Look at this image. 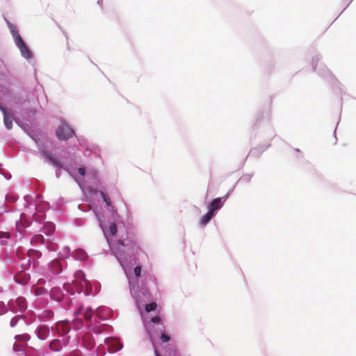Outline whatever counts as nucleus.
<instances>
[{
    "mask_svg": "<svg viewBox=\"0 0 356 356\" xmlns=\"http://www.w3.org/2000/svg\"><path fill=\"white\" fill-rule=\"evenodd\" d=\"M99 193L100 194L101 197L103 199V200L106 201V197L105 193L104 192H102V191H99Z\"/></svg>",
    "mask_w": 356,
    "mask_h": 356,
    "instance_id": "e433bc0d",
    "label": "nucleus"
},
{
    "mask_svg": "<svg viewBox=\"0 0 356 356\" xmlns=\"http://www.w3.org/2000/svg\"><path fill=\"white\" fill-rule=\"evenodd\" d=\"M50 296L52 300L60 302L63 299L64 293L59 287H54L51 290Z\"/></svg>",
    "mask_w": 356,
    "mask_h": 356,
    "instance_id": "9d476101",
    "label": "nucleus"
},
{
    "mask_svg": "<svg viewBox=\"0 0 356 356\" xmlns=\"http://www.w3.org/2000/svg\"><path fill=\"white\" fill-rule=\"evenodd\" d=\"M26 227V225H23L22 220H21L19 222L16 223V229L19 232H23L25 230Z\"/></svg>",
    "mask_w": 356,
    "mask_h": 356,
    "instance_id": "b1692460",
    "label": "nucleus"
},
{
    "mask_svg": "<svg viewBox=\"0 0 356 356\" xmlns=\"http://www.w3.org/2000/svg\"><path fill=\"white\" fill-rule=\"evenodd\" d=\"M83 314L84 318L86 321H89L91 319L93 315V309L91 307H88L84 309L83 306H80L79 308L75 312V314Z\"/></svg>",
    "mask_w": 356,
    "mask_h": 356,
    "instance_id": "6e6552de",
    "label": "nucleus"
},
{
    "mask_svg": "<svg viewBox=\"0 0 356 356\" xmlns=\"http://www.w3.org/2000/svg\"><path fill=\"white\" fill-rule=\"evenodd\" d=\"M49 334V329L46 325H41L38 329V337L41 340L46 339Z\"/></svg>",
    "mask_w": 356,
    "mask_h": 356,
    "instance_id": "ddd939ff",
    "label": "nucleus"
},
{
    "mask_svg": "<svg viewBox=\"0 0 356 356\" xmlns=\"http://www.w3.org/2000/svg\"><path fill=\"white\" fill-rule=\"evenodd\" d=\"M10 234L8 232H0V239L1 238H8Z\"/></svg>",
    "mask_w": 356,
    "mask_h": 356,
    "instance_id": "c756f323",
    "label": "nucleus"
},
{
    "mask_svg": "<svg viewBox=\"0 0 356 356\" xmlns=\"http://www.w3.org/2000/svg\"><path fill=\"white\" fill-rule=\"evenodd\" d=\"M27 255L29 257L28 262L27 264H22V266L24 267V268H29L30 267L31 261L32 260L33 268H35L37 264L35 260L42 257L41 252H40L39 250L30 249L27 252Z\"/></svg>",
    "mask_w": 356,
    "mask_h": 356,
    "instance_id": "20e7f679",
    "label": "nucleus"
},
{
    "mask_svg": "<svg viewBox=\"0 0 356 356\" xmlns=\"http://www.w3.org/2000/svg\"><path fill=\"white\" fill-rule=\"evenodd\" d=\"M49 270L55 275L62 272V266L58 260L54 259L49 264Z\"/></svg>",
    "mask_w": 356,
    "mask_h": 356,
    "instance_id": "9b49d317",
    "label": "nucleus"
},
{
    "mask_svg": "<svg viewBox=\"0 0 356 356\" xmlns=\"http://www.w3.org/2000/svg\"><path fill=\"white\" fill-rule=\"evenodd\" d=\"M79 209H81V210H83L84 211H87V209L84 207V205L83 204H79L78 206Z\"/></svg>",
    "mask_w": 356,
    "mask_h": 356,
    "instance_id": "ea45409f",
    "label": "nucleus"
},
{
    "mask_svg": "<svg viewBox=\"0 0 356 356\" xmlns=\"http://www.w3.org/2000/svg\"><path fill=\"white\" fill-rule=\"evenodd\" d=\"M19 316H15L14 318H13L10 321V326L11 327H14L16 325V324L17 323L18 321L19 320Z\"/></svg>",
    "mask_w": 356,
    "mask_h": 356,
    "instance_id": "bb28decb",
    "label": "nucleus"
},
{
    "mask_svg": "<svg viewBox=\"0 0 356 356\" xmlns=\"http://www.w3.org/2000/svg\"><path fill=\"white\" fill-rule=\"evenodd\" d=\"M134 274L136 277H139L141 274V267L139 266H137L134 268Z\"/></svg>",
    "mask_w": 356,
    "mask_h": 356,
    "instance_id": "c85d7f7f",
    "label": "nucleus"
},
{
    "mask_svg": "<svg viewBox=\"0 0 356 356\" xmlns=\"http://www.w3.org/2000/svg\"><path fill=\"white\" fill-rule=\"evenodd\" d=\"M170 339V337L168 335H167V334H165L164 333H163L161 335V340L163 343H166V342L169 341Z\"/></svg>",
    "mask_w": 356,
    "mask_h": 356,
    "instance_id": "cd10ccee",
    "label": "nucleus"
},
{
    "mask_svg": "<svg viewBox=\"0 0 356 356\" xmlns=\"http://www.w3.org/2000/svg\"><path fill=\"white\" fill-rule=\"evenodd\" d=\"M156 356H160V355L157 353V352H156Z\"/></svg>",
    "mask_w": 356,
    "mask_h": 356,
    "instance_id": "de8ad7c7",
    "label": "nucleus"
},
{
    "mask_svg": "<svg viewBox=\"0 0 356 356\" xmlns=\"http://www.w3.org/2000/svg\"><path fill=\"white\" fill-rule=\"evenodd\" d=\"M73 288L78 293H83L85 296H88L92 291V284L87 280L82 272H77L76 279L72 282Z\"/></svg>",
    "mask_w": 356,
    "mask_h": 356,
    "instance_id": "f257e3e1",
    "label": "nucleus"
},
{
    "mask_svg": "<svg viewBox=\"0 0 356 356\" xmlns=\"http://www.w3.org/2000/svg\"><path fill=\"white\" fill-rule=\"evenodd\" d=\"M55 230V225L51 222H47L43 226V232L47 235L51 234Z\"/></svg>",
    "mask_w": 356,
    "mask_h": 356,
    "instance_id": "2eb2a0df",
    "label": "nucleus"
},
{
    "mask_svg": "<svg viewBox=\"0 0 356 356\" xmlns=\"http://www.w3.org/2000/svg\"><path fill=\"white\" fill-rule=\"evenodd\" d=\"M15 338L17 340L27 341L29 339L30 337L26 334H22V335H17L15 337Z\"/></svg>",
    "mask_w": 356,
    "mask_h": 356,
    "instance_id": "a878e982",
    "label": "nucleus"
},
{
    "mask_svg": "<svg viewBox=\"0 0 356 356\" xmlns=\"http://www.w3.org/2000/svg\"><path fill=\"white\" fill-rule=\"evenodd\" d=\"M1 245H5L6 243H3V242H1Z\"/></svg>",
    "mask_w": 356,
    "mask_h": 356,
    "instance_id": "49530a36",
    "label": "nucleus"
},
{
    "mask_svg": "<svg viewBox=\"0 0 356 356\" xmlns=\"http://www.w3.org/2000/svg\"><path fill=\"white\" fill-rule=\"evenodd\" d=\"M74 134V130L65 123H62L56 130L57 137L63 140L71 138Z\"/></svg>",
    "mask_w": 356,
    "mask_h": 356,
    "instance_id": "f03ea898",
    "label": "nucleus"
},
{
    "mask_svg": "<svg viewBox=\"0 0 356 356\" xmlns=\"http://www.w3.org/2000/svg\"><path fill=\"white\" fill-rule=\"evenodd\" d=\"M19 49H20V51H21V54L22 55L26 58H29L32 56L31 55V52L30 51V49L27 47V46L26 45V44H23L22 45H21Z\"/></svg>",
    "mask_w": 356,
    "mask_h": 356,
    "instance_id": "f3484780",
    "label": "nucleus"
},
{
    "mask_svg": "<svg viewBox=\"0 0 356 356\" xmlns=\"http://www.w3.org/2000/svg\"><path fill=\"white\" fill-rule=\"evenodd\" d=\"M86 207H89L88 209H90V208H91V206H88V204H86ZM86 209L88 210V209Z\"/></svg>",
    "mask_w": 356,
    "mask_h": 356,
    "instance_id": "a18cd8bd",
    "label": "nucleus"
},
{
    "mask_svg": "<svg viewBox=\"0 0 356 356\" xmlns=\"http://www.w3.org/2000/svg\"><path fill=\"white\" fill-rule=\"evenodd\" d=\"M17 309L19 312L24 311L26 309V301L24 298L19 297L15 300Z\"/></svg>",
    "mask_w": 356,
    "mask_h": 356,
    "instance_id": "4468645a",
    "label": "nucleus"
},
{
    "mask_svg": "<svg viewBox=\"0 0 356 356\" xmlns=\"http://www.w3.org/2000/svg\"><path fill=\"white\" fill-rule=\"evenodd\" d=\"M62 347L63 343L58 339L53 340L49 344V348L53 351H59L61 350Z\"/></svg>",
    "mask_w": 356,
    "mask_h": 356,
    "instance_id": "dca6fc26",
    "label": "nucleus"
},
{
    "mask_svg": "<svg viewBox=\"0 0 356 356\" xmlns=\"http://www.w3.org/2000/svg\"><path fill=\"white\" fill-rule=\"evenodd\" d=\"M152 322L154 323H159L160 321H161V318L159 316H154L153 318H152Z\"/></svg>",
    "mask_w": 356,
    "mask_h": 356,
    "instance_id": "2f4dec72",
    "label": "nucleus"
},
{
    "mask_svg": "<svg viewBox=\"0 0 356 356\" xmlns=\"http://www.w3.org/2000/svg\"><path fill=\"white\" fill-rule=\"evenodd\" d=\"M83 344L88 350H91L95 347V342L92 334L87 333L83 335Z\"/></svg>",
    "mask_w": 356,
    "mask_h": 356,
    "instance_id": "1a4fd4ad",
    "label": "nucleus"
},
{
    "mask_svg": "<svg viewBox=\"0 0 356 356\" xmlns=\"http://www.w3.org/2000/svg\"><path fill=\"white\" fill-rule=\"evenodd\" d=\"M8 26H9V28L10 29L13 36L19 35L18 30L15 26H14L13 24H9Z\"/></svg>",
    "mask_w": 356,
    "mask_h": 356,
    "instance_id": "393cba45",
    "label": "nucleus"
},
{
    "mask_svg": "<svg viewBox=\"0 0 356 356\" xmlns=\"http://www.w3.org/2000/svg\"><path fill=\"white\" fill-rule=\"evenodd\" d=\"M157 305L156 302H151L149 304H147L145 306V311L147 312H150L152 311H154L156 309Z\"/></svg>",
    "mask_w": 356,
    "mask_h": 356,
    "instance_id": "412c9836",
    "label": "nucleus"
},
{
    "mask_svg": "<svg viewBox=\"0 0 356 356\" xmlns=\"http://www.w3.org/2000/svg\"><path fill=\"white\" fill-rule=\"evenodd\" d=\"M70 356H81V355L79 352H74L71 353Z\"/></svg>",
    "mask_w": 356,
    "mask_h": 356,
    "instance_id": "79ce46f5",
    "label": "nucleus"
},
{
    "mask_svg": "<svg viewBox=\"0 0 356 356\" xmlns=\"http://www.w3.org/2000/svg\"><path fill=\"white\" fill-rule=\"evenodd\" d=\"M51 163H52L54 165L60 166V167L61 166L60 163L58 161H57L56 159H55L51 161Z\"/></svg>",
    "mask_w": 356,
    "mask_h": 356,
    "instance_id": "f704fd0d",
    "label": "nucleus"
},
{
    "mask_svg": "<svg viewBox=\"0 0 356 356\" xmlns=\"http://www.w3.org/2000/svg\"><path fill=\"white\" fill-rule=\"evenodd\" d=\"M14 38V40H15V42L17 45V47L19 48L21 45H22L23 44H24L25 42H24V40H22V37L20 36V35H15V36H13Z\"/></svg>",
    "mask_w": 356,
    "mask_h": 356,
    "instance_id": "4be33fe9",
    "label": "nucleus"
},
{
    "mask_svg": "<svg viewBox=\"0 0 356 356\" xmlns=\"http://www.w3.org/2000/svg\"><path fill=\"white\" fill-rule=\"evenodd\" d=\"M78 171L81 176H84L86 174V169L84 168H79Z\"/></svg>",
    "mask_w": 356,
    "mask_h": 356,
    "instance_id": "473e14b6",
    "label": "nucleus"
},
{
    "mask_svg": "<svg viewBox=\"0 0 356 356\" xmlns=\"http://www.w3.org/2000/svg\"><path fill=\"white\" fill-rule=\"evenodd\" d=\"M0 110L3 114L4 124L8 129H11L13 127V120L8 115L6 109L0 104Z\"/></svg>",
    "mask_w": 356,
    "mask_h": 356,
    "instance_id": "f8f14e48",
    "label": "nucleus"
},
{
    "mask_svg": "<svg viewBox=\"0 0 356 356\" xmlns=\"http://www.w3.org/2000/svg\"><path fill=\"white\" fill-rule=\"evenodd\" d=\"M105 343L108 346L110 353L119 351L123 346L118 338H107L105 339Z\"/></svg>",
    "mask_w": 356,
    "mask_h": 356,
    "instance_id": "39448f33",
    "label": "nucleus"
},
{
    "mask_svg": "<svg viewBox=\"0 0 356 356\" xmlns=\"http://www.w3.org/2000/svg\"><path fill=\"white\" fill-rule=\"evenodd\" d=\"M47 293V291L43 287H37L34 289L35 296H40Z\"/></svg>",
    "mask_w": 356,
    "mask_h": 356,
    "instance_id": "aec40b11",
    "label": "nucleus"
},
{
    "mask_svg": "<svg viewBox=\"0 0 356 356\" xmlns=\"http://www.w3.org/2000/svg\"><path fill=\"white\" fill-rule=\"evenodd\" d=\"M222 206V202H211L209 207V212L205 216H204L201 220V225L203 226L206 225L213 216L214 211L220 209Z\"/></svg>",
    "mask_w": 356,
    "mask_h": 356,
    "instance_id": "7ed1b4c3",
    "label": "nucleus"
},
{
    "mask_svg": "<svg viewBox=\"0 0 356 356\" xmlns=\"http://www.w3.org/2000/svg\"><path fill=\"white\" fill-rule=\"evenodd\" d=\"M51 163H52L54 165L60 166V167L61 166L60 163L58 161H57L56 159H55L51 161Z\"/></svg>",
    "mask_w": 356,
    "mask_h": 356,
    "instance_id": "c9c22d12",
    "label": "nucleus"
},
{
    "mask_svg": "<svg viewBox=\"0 0 356 356\" xmlns=\"http://www.w3.org/2000/svg\"><path fill=\"white\" fill-rule=\"evenodd\" d=\"M5 307L4 303H3V302H0V308L3 309V307ZM5 312H6V310H5V309H2V310H1V314H3Z\"/></svg>",
    "mask_w": 356,
    "mask_h": 356,
    "instance_id": "4c0bfd02",
    "label": "nucleus"
},
{
    "mask_svg": "<svg viewBox=\"0 0 356 356\" xmlns=\"http://www.w3.org/2000/svg\"><path fill=\"white\" fill-rule=\"evenodd\" d=\"M111 205V202L106 201L104 202V207L108 208Z\"/></svg>",
    "mask_w": 356,
    "mask_h": 356,
    "instance_id": "a19ab883",
    "label": "nucleus"
},
{
    "mask_svg": "<svg viewBox=\"0 0 356 356\" xmlns=\"http://www.w3.org/2000/svg\"><path fill=\"white\" fill-rule=\"evenodd\" d=\"M22 268L23 270L19 272L15 275V280L17 283L24 285L29 282L30 280V275L25 272L26 268H24L23 266Z\"/></svg>",
    "mask_w": 356,
    "mask_h": 356,
    "instance_id": "423d86ee",
    "label": "nucleus"
},
{
    "mask_svg": "<svg viewBox=\"0 0 356 356\" xmlns=\"http://www.w3.org/2000/svg\"><path fill=\"white\" fill-rule=\"evenodd\" d=\"M118 243L120 245H124V242L121 240H119L118 241Z\"/></svg>",
    "mask_w": 356,
    "mask_h": 356,
    "instance_id": "37998d69",
    "label": "nucleus"
},
{
    "mask_svg": "<svg viewBox=\"0 0 356 356\" xmlns=\"http://www.w3.org/2000/svg\"><path fill=\"white\" fill-rule=\"evenodd\" d=\"M63 253H64V257H66L67 255H69L70 250V248L68 247H65L63 249Z\"/></svg>",
    "mask_w": 356,
    "mask_h": 356,
    "instance_id": "7c9ffc66",
    "label": "nucleus"
},
{
    "mask_svg": "<svg viewBox=\"0 0 356 356\" xmlns=\"http://www.w3.org/2000/svg\"><path fill=\"white\" fill-rule=\"evenodd\" d=\"M213 200L218 201V200H221V199L218 197V198H216V199H214Z\"/></svg>",
    "mask_w": 356,
    "mask_h": 356,
    "instance_id": "c03bdc74",
    "label": "nucleus"
},
{
    "mask_svg": "<svg viewBox=\"0 0 356 356\" xmlns=\"http://www.w3.org/2000/svg\"><path fill=\"white\" fill-rule=\"evenodd\" d=\"M108 231L113 236H114L117 233V227L115 223L112 222L109 225Z\"/></svg>",
    "mask_w": 356,
    "mask_h": 356,
    "instance_id": "5701e85b",
    "label": "nucleus"
},
{
    "mask_svg": "<svg viewBox=\"0 0 356 356\" xmlns=\"http://www.w3.org/2000/svg\"><path fill=\"white\" fill-rule=\"evenodd\" d=\"M46 156L48 158V159L51 162L54 158L52 156V155L49 152H45Z\"/></svg>",
    "mask_w": 356,
    "mask_h": 356,
    "instance_id": "72a5a7b5",
    "label": "nucleus"
},
{
    "mask_svg": "<svg viewBox=\"0 0 356 356\" xmlns=\"http://www.w3.org/2000/svg\"><path fill=\"white\" fill-rule=\"evenodd\" d=\"M6 200H16V198L13 196H6Z\"/></svg>",
    "mask_w": 356,
    "mask_h": 356,
    "instance_id": "58836bf2",
    "label": "nucleus"
},
{
    "mask_svg": "<svg viewBox=\"0 0 356 356\" xmlns=\"http://www.w3.org/2000/svg\"><path fill=\"white\" fill-rule=\"evenodd\" d=\"M44 241V238L42 235L37 234L35 235L31 241V243L33 245H38L39 243H43Z\"/></svg>",
    "mask_w": 356,
    "mask_h": 356,
    "instance_id": "a211bd4d",
    "label": "nucleus"
},
{
    "mask_svg": "<svg viewBox=\"0 0 356 356\" xmlns=\"http://www.w3.org/2000/svg\"><path fill=\"white\" fill-rule=\"evenodd\" d=\"M56 330L60 335L67 334L70 330L69 322L66 321L58 322L56 325Z\"/></svg>",
    "mask_w": 356,
    "mask_h": 356,
    "instance_id": "0eeeda50",
    "label": "nucleus"
},
{
    "mask_svg": "<svg viewBox=\"0 0 356 356\" xmlns=\"http://www.w3.org/2000/svg\"><path fill=\"white\" fill-rule=\"evenodd\" d=\"M75 257L79 260H84L87 257V254L85 251L82 250H78L75 253Z\"/></svg>",
    "mask_w": 356,
    "mask_h": 356,
    "instance_id": "6ab92c4d",
    "label": "nucleus"
}]
</instances>
